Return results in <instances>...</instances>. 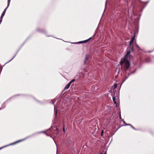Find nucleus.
<instances>
[{
	"label": "nucleus",
	"instance_id": "f257e3e1",
	"mask_svg": "<svg viewBox=\"0 0 154 154\" xmlns=\"http://www.w3.org/2000/svg\"><path fill=\"white\" fill-rule=\"evenodd\" d=\"M130 51H128L127 54L124 57L121 59L120 62V64L121 66L123 64H124L127 70L128 69L129 67L130 66V63L128 59L130 57Z\"/></svg>",
	"mask_w": 154,
	"mask_h": 154
},
{
	"label": "nucleus",
	"instance_id": "f03ea898",
	"mask_svg": "<svg viewBox=\"0 0 154 154\" xmlns=\"http://www.w3.org/2000/svg\"><path fill=\"white\" fill-rule=\"evenodd\" d=\"M111 95L112 97V99L114 103L115 104L117 105V103L116 101V97L117 96V93H116L115 95L114 94V93H112Z\"/></svg>",
	"mask_w": 154,
	"mask_h": 154
},
{
	"label": "nucleus",
	"instance_id": "7ed1b4c3",
	"mask_svg": "<svg viewBox=\"0 0 154 154\" xmlns=\"http://www.w3.org/2000/svg\"><path fill=\"white\" fill-rule=\"evenodd\" d=\"M117 85L116 84H114L112 86V88L113 89V92L112 93H114V94L115 95L116 93V88H117Z\"/></svg>",
	"mask_w": 154,
	"mask_h": 154
},
{
	"label": "nucleus",
	"instance_id": "20e7f679",
	"mask_svg": "<svg viewBox=\"0 0 154 154\" xmlns=\"http://www.w3.org/2000/svg\"><path fill=\"white\" fill-rule=\"evenodd\" d=\"M133 41L131 40H130V41L129 42V46H131V47H128L127 49H128L130 51H133V46H131V44L133 42Z\"/></svg>",
	"mask_w": 154,
	"mask_h": 154
},
{
	"label": "nucleus",
	"instance_id": "39448f33",
	"mask_svg": "<svg viewBox=\"0 0 154 154\" xmlns=\"http://www.w3.org/2000/svg\"><path fill=\"white\" fill-rule=\"evenodd\" d=\"M71 85L69 83L67 84L65 86L64 88V90H67L68 89L70 86Z\"/></svg>",
	"mask_w": 154,
	"mask_h": 154
},
{
	"label": "nucleus",
	"instance_id": "423d86ee",
	"mask_svg": "<svg viewBox=\"0 0 154 154\" xmlns=\"http://www.w3.org/2000/svg\"><path fill=\"white\" fill-rule=\"evenodd\" d=\"M7 8L5 9V10H4V11H3V12H2V14L1 15V19L5 15V12L6 11L7 9Z\"/></svg>",
	"mask_w": 154,
	"mask_h": 154
},
{
	"label": "nucleus",
	"instance_id": "0eeeda50",
	"mask_svg": "<svg viewBox=\"0 0 154 154\" xmlns=\"http://www.w3.org/2000/svg\"><path fill=\"white\" fill-rule=\"evenodd\" d=\"M89 57V56L88 55H86V59L85 60L84 63H85L86 61L88 60Z\"/></svg>",
	"mask_w": 154,
	"mask_h": 154
},
{
	"label": "nucleus",
	"instance_id": "6e6552de",
	"mask_svg": "<svg viewBox=\"0 0 154 154\" xmlns=\"http://www.w3.org/2000/svg\"><path fill=\"white\" fill-rule=\"evenodd\" d=\"M91 38H88V39L85 40V41H84L82 42H81V43H86V42H88V41H89V40H90Z\"/></svg>",
	"mask_w": 154,
	"mask_h": 154
},
{
	"label": "nucleus",
	"instance_id": "1a4fd4ad",
	"mask_svg": "<svg viewBox=\"0 0 154 154\" xmlns=\"http://www.w3.org/2000/svg\"><path fill=\"white\" fill-rule=\"evenodd\" d=\"M10 1H11V0H8V5H7V8L8 7V6L9 5L10 3Z\"/></svg>",
	"mask_w": 154,
	"mask_h": 154
},
{
	"label": "nucleus",
	"instance_id": "9d476101",
	"mask_svg": "<svg viewBox=\"0 0 154 154\" xmlns=\"http://www.w3.org/2000/svg\"><path fill=\"white\" fill-rule=\"evenodd\" d=\"M75 81V79L72 80L70 82H69V83H70V85H71V84L73 82H74Z\"/></svg>",
	"mask_w": 154,
	"mask_h": 154
},
{
	"label": "nucleus",
	"instance_id": "9b49d317",
	"mask_svg": "<svg viewBox=\"0 0 154 154\" xmlns=\"http://www.w3.org/2000/svg\"><path fill=\"white\" fill-rule=\"evenodd\" d=\"M126 125H130L131 126V127L134 129V128L132 125H131L130 124H126Z\"/></svg>",
	"mask_w": 154,
	"mask_h": 154
},
{
	"label": "nucleus",
	"instance_id": "f8f14e48",
	"mask_svg": "<svg viewBox=\"0 0 154 154\" xmlns=\"http://www.w3.org/2000/svg\"><path fill=\"white\" fill-rule=\"evenodd\" d=\"M134 37H133L132 38H131V40H132L133 41H134Z\"/></svg>",
	"mask_w": 154,
	"mask_h": 154
},
{
	"label": "nucleus",
	"instance_id": "ddd939ff",
	"mask_svg": "<svg viewBox=\"0 0 154 154\" xmlns=\"http://www.w3.org/2000/svg\"><path fill=\"white\" fill-rule=\"evenodd\" d=\"M2 18L1 19V17L0 18V21H2Z\"/></svg>",
	"mask_w": 154,
	"mask_h": 154
},
{
	"label": "nucleus",
	"instance_id": "4468645a",
	"mask_svg": "<svg viewBox=\"0 0 154 154\" xmlns=\"http://www.w3.org/2000/svg\"><path fill=\"white\" fill-rule=\"evenodd\" d=\"M103 133V130H102V131L101 135H102Z\"/></svg>",
	"mask_w": 154,
	"mask_h": 154
},
{
	"label": "nucleus",
	"instance_id": "2eb2a0df",
	"mask_svg": "<svg viewBox=\"0 0 154 154\" xmlns=\"http://www.w3.org/2000/svg\"><path fill=\"white\" fill-rule=\"evenodd\" d=\"M63 131L64 132H65V128H64V127H63Z\"/></svg>",
	"mask_w": 154,
	"mask_h": 154
},
{
	"label": "nucleus",
	"instance_id": "dca6fc26",
	"mask_svg": "<svg viewBox=\"0 0 154 154\" xmlns=\"http://www.w3.org/2000/svg\"><path fill=\"white\" fill-rule=\"evenodd\" d=\"M136 47H137L138 48H139V46L137 45H136Z\"/></svg>",
	"mask_w": 154,
	"mask_h": 154
},
{
	"label": "nucleus",
	"instance_id": "f3484780",
	"mask_svg": "<svg viewBox=\"0 0 154 154\" xmlns=\"http://www.w3.org/2000/svg\"><path fill=\"white\" fill-rule=\"evenodd\" d=\"M42 132H44V133H45V134H46V135H47L46 134L45 132H44V131H42Z\"/></svg>",
	"mask_w": 154,
	"mask_h": 154
},
{
	"label": "nucleus",
	"instance_id": "a211bd4d",
	"mask_svg": "<svg viewBox=\"0 0 154 154\" xmlns=\"http://www.w3.org/2000/svg\"><path fill=\"white\" fill-rule=\"evenodd\" d=\"M120 117V119H121V116H120V117Z\"/></svg>",
	"mask_w": 154,
	"mask_h": 154
},
{
	"label": "nucleus",
	"instance_id": "6ab92c4d",
	"mask_svg": "<svg viewBox=\"0 0 154 154\" xmlns=\"http://www.w3.org/2000/svg\"><path fill=\"white\" fill-rule=\"evenodd\" d=\"M1 22L2 21H0V23H1Z\"/></svg>",
	"mask_w": 154,
	"mask_h": 154
},
{
	"label": "nucleus",
	"instance_id": "aec40b11",
	"mask_svg": "<svg viewBox=\"0 0 154 154\" xmlns=\"http://www.w3.org/2000/svg\"><path fill=\"white\" fill-rule=\"evenodd\" d=\"M1 22L2 21H0V23H1Z\"/></svg>",
	"mask_w": 154,
	"mask_h": 154
},
{
	"label": "nucleus",
	"instance_id": "412c9836",
	"mask_svg": "<svg viewBox=\"0 0 154 154\" xmlns=\"http://www.w3.org/2000/svg\"><path fill=\"white\" fill-rule=\"evenodd\" d=\"M14 57L12 58L11 60L13 59V58Z\"/></svg>",
	"mask_w": 154,
	"mask_h": 154
},
{
	"label": "nucleus",
	"instance_id": "4be33fe9",
	"mask_svg": "<svg viewBox=\"0 0 154 154\" xmlns=\"http://www.w3.org/2000/svg\"><path fill=\"white\" fill-rule=\"evenodd\" d=\"M124 123H125V122L124 121H123Z\"/></svg>",
	"mask_w": 154,
	"mask_h": 154
},
{
	"label": "nucleus",
	"instance_id": "5701e85b",
	"mask_svg": "<svg viewBox=\"0 0 154 154\" xmlns=\"http://www.w3.org/2000/svg\"><path fill=\"white\" fill-rule=\"evenodd\" d=\"M11 60H10V61H11Z\"/></svg>",
	"mask_w": 154,
	"mask_h": 154
},
{
	"label": "nucleus",
	"instance_id": "b1692460",
	"mask_svg": "<svg viewBox=\"0 0 154 154\" xmlns=\"http://www.w3.org/2000/svg\"><path fill=\"white\" fill-rule=\"evenodd\" d=\"M11 60H10V61H11Z\"/></svg>",
	"mask_w": 154,
	"mask_h": 154
},
{
	"label": "nucleus",
	"instance_id": "393cba45",
	"mask_svg": "<svg viewBox=\"0 0 154 154\" xmlns=\"http://www.w3.org/2000/svg\"><path fill=\"white\" fill-rule=\"evenodd\" d=\"M11 60H10V61H11Z\"/></svg>",
	"mask_w": 154,
	"mask_h": 154
},
{
	"label": "nucleus",
	"instance_id": "a878e982",
	"mask_svg": "<svg viewBox=\"0 0 154 154\" xmlns=\"http://www.w3.org/2000/svg\"><path fill=\"white\" fill-rule=\"evenodd\" d=\"M104 154H106V153H104Z\"/></svg>",
	"mask_w": 154,
	"mask_h": 154
},
{
	"label": "nucleus",
	"instance_id": "bb28decb",
	"mask_svg": "<svg viewBox=\"0 0 154 154\" xmlns=\"http://www.w3.org/2000/svg\"><path fill=\"white\" fill-rule=\"evenodd\" d=\"M100 154H102V153H101Z\"/></svg>",
	"mask_w": 154,
	"mask_h": 154
}]
</instances>
